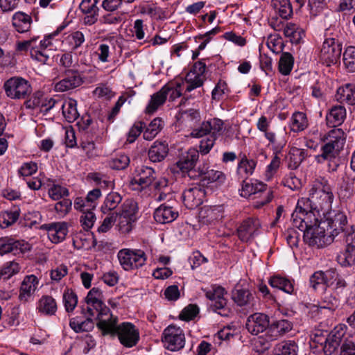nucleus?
Listing matches in <instances>:
<instances>
[{
    "label": "nucleus",
    "instance_id": "nucleus-1",
    "mask_svg": "<svg viewBox=\"0 0 355 355\" xmlns=\"http://www.w3.org/2000/svg\"><path fill=\"white\" fill-rule=\"evenodd\" d=\"M117 317L111 316V318L105 322L97 323V327L102 331L103 335L116 336L120 343L125 347L130 348L135 346L140 338L139 331L132 323L123 322L117 324Z\"/></svg>",
    "mask_w": 355,
    "mask_h": 355
},
{
    "label": "nucleus",
    "instance_id": "nucleus-2",
    "mask_svg": "<svg viewBox=\"0 0 355 355\" xmlns=\"http://www.w3.org/2000/svg\"><path fill=\"white\" fill-rule=\"evenodd\" d=\"M312 198H301L298 200L296 208L291 215L292 223L295 228H304L317 221L314 214L315 205Z\"/></svg>",
    "mask_w": 355,
    "mask_h": 355
},
{
    "label": "nucleus",
    "instance_id": "nucleus-3",
    "mask_svg": "<svg viewBox=\"0 0 355 355\" xmlns=\"http://www.w3.org/2000/svg\"><path fill=\"white\" fill-rule=\"evenodd\" d=\"M87 313L89 317H95L97 323L108 320L112 315L110 309L103 302V293L98 288H92L85 298Z\"/></svg>",
    "mask_w": 355,
    "mask_h": 355
},
{
    "label": "nucleus",
    "instance_id": "nucleus-4",
    "mask_svg": "<svg viewBox=\"0 0 355 355\" xmlns=\"http://www.w3.org/2000/svg\"><path fill=\"white\" fill-rule=\"evenodd\" d=\"M298 229L303 232L304 242L311 247L323 248L334 240L331 234H327L323 225L318 220L309 227Z\"/></svg>",
    "mask_w": 355,
    "mask_h": 355
},
{
    "label": "nucleus",
    "instance_id": "nucleus-5",
    "mask_svg": "<svg viewBox=\"0 0 355 355\" xmlns=\"http://www.w3.org/2000/svg\"><path fill=\"white\" fill-rule=\"evenodd\" d=\"M199 159V152L195 148H189L182 154L179 160L172 168L174 172H181L183 177H188L191 180H196L198 168L195 166Z\"/></svg>",
    "mask_w": 355,
    "mask_h": 355
},
{
    "label": "nucleus",
    "instance_id": "nucleus-6",
    "mask_svg": "<svg viewBox=\"0 0 355 355\" xmlns=\"http://www.w3.org/2000/svg\"><path fill=\"white\" fill-rule=\"evenodd\" d=\"M309 196L312 198L311 200L318 212L330 208L334 198L331 188L327 180L314 185L309 191Z\"/></svg>",
    "mask_w": 355,
    "mask_h": 355
},
{
    "label": "nucleus",
    "instance_id": "nucleus-7",
    "mask_svg": "<svg viewBox=\"0 0 355 355\" xmlns=\"http://www.w3.org/2000/svg\"><path fill=\"white\" fill-rule=\"evenodd\" d=\"M242 196H254V198H260L255 201L253 206L257 209H260L265 205L271 201L273 198V192L270 188L262 182L248 183L243 181L242 186Z\"/></svg>",
    "mask_w": 355,
    "mask_h": 355
},
{
    "label": "nucleus",
    "instance_id": "nucleus-8",
    "mask_svg": "<svg viewBox=\"0 0 355 355\" xmlns=\"http://www.w3.org/2000/svg\"><path fill=\"white\" fill-rule=\"evenodd\" d=\"M342 42L337 37H327L322 45L319 58L327 66L338 63L342 53Z\"/></svg>",
    "mask_w": 355,
    "mask_h": 355
},
{
    "label": "nucleus",
    "instance_id": "nucleus-9",
    "mask_svg": "<svg viewBox=\"0 0 355 355\" xmlns=\"http://www.w3.org/2000/svg\"><path fill=\"white\" fill-rule=\"evenodd\" d=\"M205 292L207 298L211 301L210 304L213 311L221 316L228 317L231 313L230 308L227 306V300L224 295L227 294L225 289L220 286H213L209 290H203Z\"/></svg>",
    "mask_w": 355,
    "mask_h": 355
},
{
    "label": "nucleus",
    "instance_id": "nucleus-10",
    "mask_svg": "<svg viewBox=\"0 0 355 355\" xmlns=\"http://www.w3.org/2000/svg\"><path fill=\"white\" fill-rule=\"evenodd\" d=\"M3 87L7 96L12 99H24L32 92L28 81L21 77L10 78L5 82Z\"/></svg>",
    "mask_w": 355,
    "mask_h": 355
},
{
    "label": "nucleus",
    "instance_id": "nucleus-11",
    "mask_svg": "<svg viewBox=\"0 0 355 355\" xmlns=\"http://www.w3.org/2000/svg\"><path fill=\"white\" fill-rule=\"evenodd\" d=\"M327 229V234H331L335 239L340 232H345L347 218L345 213L340 210H331L328 212L324 220L320 221Z\"/></svg>",
    "mask_w": 355,
    "mask_h": 355
},
{
    "label": "nucleus",
    "instance_id": "nucleus-12",
    "mask_svg": "<svg viewBox=\"0 0 355 355\" xmlns=\"http://www.w3.org/2000/svg\"><path fill=\"white\" fill-rule=\"evenodd\" d=\"M120 264L125 270L137 269L143 266L146 261V254L141 250L122 249L118 252Z\"/></svg>",
    "mask_w": 355,
    "mask_h": 355
},
{
    "label": "nucleus",
    "instance_id": "nucleus-13",
    "mask_svg": "<svg viewBox=\"0 0 355 355\" xmlns=\"http://www.w3.org/2000/svg\"><path fill=\"white\" fill-rule=\"evenodd\" d=\"M162 340L167 349L175 352L184 347L185 336L180 327L170 325L164 330Z\"/></svg>",
    "mask_w": 355,
    "mask_h": 355
},
{
    "label": "nucleus",
    "instance_id": "nucleus-14",
    "mask_svg": "<svg viewBox=\"0 0 355 355\" xmlns=\"http://www.w3.org/2000/svg\"><path fill=\"white\" fill-rule=\"evenodd\" d=\"M345 325H338L329 332V334H326L325 339L322 338L318 340L325 355H332L341 345L345 334Z\"/></svg>",
    "mask_w": 355,
    "mask_h": 355
},
{
    "label": "nucleus",
    "instance_id": "nucleus-15",
    "mask_svg": "<svg viewBox=\"0 0 355 355\" xmlns=\"http://www.w3.org/2000/svg\"><path fill=\"white\" fill-rule=\"evenodd\" d=\"M83 83V78L77 70L67 69L64 78L55 85L56 92H63L75 89Z\"/></svg>",
    "mask_w": 355,
    "mask_h": 355
},
{
    "label": "nucleus",
    "instance_id": "nucleus-16",
    "mask_svg": "<svg viewBox=\"0 0 355 355\" xmlns=\"http://www.w3.org/2000/svg\"><path fill=\"white\" fill-rule=\"evenodd\" d=\"M329 279L328 286L334 293L340 297L347 295L349 285L344 275L339 274L335 269H331V272L327 274Z\"/></svg>",
    "mask_w": 355,
    "mask_h": 355
},
{
    "label": "nucleus",
    "instance_id": "nucleus-17",
    "mask_svg": "<svg viewBox=\"0 0 355 355\" xmlns=\"http://www.w3.org/2000/svg\"><path fill=\"white\" fill-rule=\"evenodd\" d=\"M197 179L200 180V184L202 187H206L214 182H223L225 180V175L221 171L209 169L207 164H203L198 166Z\"/></svg>",
    "mask_w": 355,
    "mask_h": 355
},
{
    "label": "nucleus",
    "instance_id": "nucleus-18",
    "mask_svg": "<svg viewBox=\"0 0 355 355\" xmlns=\"http://www.w3.org/2000/svg\"><path fill=\"white\" fill-rule=\"evenodd\" d=\"M245 326L250 334L257 335L265 330L267 331L269 327V318L266 314L255 313L248 318Z\"/></svg>",
    "mask_w": 355,
    "mask_h": 355
},
{
    "label": "nucleus",
    "instance_id": "nucleus-19",
    "mask_svg": "<svg viewBox=\"0 0 355 355\" xmlns=\"http://www.w3.org/2000/svg\"><path fill=\"white\" fill-rule=\"evenodd\" d=\"M201 187L199 184L189 188L184 191L182 194L183 202L188 209H193L202 203L205 192Z\"/></svg>",
    "mask_w": 355,
    "mask_h": 355
},
{
    "label": "nucleus",
    "instance_id": "nucleus-20",
    "mask_svg": "<svg viewBox=\"0 0 355 355\" xmlns=\"http://www.w3.org/2000/svg\"><path fill=\"white\" fill-rule=\"evenodd\" d=\"M260 227L259 220L249 218L245 220L237 229L239 238L243 242H248Z\"/></svg>",
    "mask_w": 355,
    "mask_h": 355
},
{
    "label": "nucleus",
    "instance_id": "nucleus-21",
    "mask_svg": "<svg viewBox=\"0 0 355 355\" xmlns=\"http://www.w3.org/2000/svg\"><path fill=\"white\" fill-rule=\"evenodd\" d=\"M292 329V322L288 320L282 319L273 321L271 324H269L267 331L270 338L275 341L290 332Z\"/></svg>",
    "mask_w": 355,
    "mask_h": 355
},
{
    "label": "nucleus",
    "instance_id": "nucleus-22",
    "mask_svg": "<svg viewBox=\"0 0 355 355\" xmlns=\"http://www.w3.org/2000/svg\"><path fill=\"white\" fill-rule=\"evenodd\" d=\"M42 227L47 231L50 241L54 243L62 241L67 234V225L64 223H52L45 224Z\"/></svg>",
    "mask_w": 355,
    "mask_h": 355
},
{
    "label": "nucleus",
    "instance_id": "nucleus-23",
    "mask_svg": "<svg viewBox=\"0 0 355 355\" xmlns=\"http://www.w3.org/2000/svg\"><path fill=\"white\" fill-rule=\"evenodd\" d=\"M38 284L39 281L35 275L26 276L20 286L19 300L25 302H28L37 289Z\"/></svg>",
    "mask_w": 355,
    "mask_h": 355
},
{
    "label": "nucleus",
    "instance_id": "nucleus-24",
    "mask_svg": "<svg viewBox=\"0 0 355 355\" xmlns=\"http://www.w3.org/2000/svg\"><path fill=\"white\" fill-rule=\"evenodd\" d=\"M178 216V211L173 207L161 205L154 212L155 220L161 224L169 223L175 220Z\"/></svg>",
    "mask_w": 355,
    "mask_h": 355
},
{
    "label": "nucleus",
    "instance_id": "nucleus-25",
    "mask_svg": "<svg viewBox=\"0 0 355 355\" xmlns=\"http://www.w3.org/2000/svg\"><path fill=\"white\" fill-rule=\"evenodd\" d=\"M155 178V171L153 168L142 166L138 171L137 176L132 181V184H137L141 189H144L150 186Z\"/></svg>",
    "mask_w": 355,
    "mask_h": 355
},
{
    "label": "nucleus",
    "instance_id": "nucleus-26",
    "mask_svg": "<svg viewBox=\"0 0 355 355\" xmlns=\"http://www.w3.org/2000/svg\"><path fill=\"white\" fill-rule=\"evenodd\" d=\"M335 99L340 103L355 105V85L347 83L338 87Z\"/></svg>",
    "mask_w": 355,
    "mask_h": 355
},
{
    "label": "nucleus",
    "instance_id": "nucleus-27",
    "mask_svg": "<svg viewBox=\"0 0 355 355\" xmlns=\"http://www.w3.org/2000/svg\"><path fill=\"white\" fill-rule=\"evenodd\" d=\"M223 217V207L222 205L203 207L200 211V218L202 223L211 224Z\"/></svg>",
    "mask_w": 355,
    "mask_h": 355
},
{
    "label": "nucleus",
    "instance_id": "nucleus-28",
    "mask_svg": "<svg viewBox=\"0 0 355 355\" xmlns=\"http://www.w3.org/2000/svg\"><path fill=\"white\" fill-rule=\"evenodd\" d=\"M168 153V146L166 141H156L150 148L148 155L152 162H161Z\"/></svg>",
    "mask_w": 355,
    "mask_h": 355
},
{
    "label": "nucleus",
    "instance_id": "nucleus-29",
    "mask_svg": "<svg viewBox=\"0 0 355 355\" xmlns=\"http://www.w3.org/2000/svg\"><path fill=\"white\" fill-rule=\"evenodd\" d=\"M58 309L55 300L50 295H42L37 304V310L45 315H53Z\"/></svg>",
    "mask_w": 355,
    "mask_h": 355
},
{
    "label": "nucleus",
    "instance_id": "nucleus-30",
    "mask_svg": "<svg viewBox=\"0 0 355 355\" xmlns=\"http://www.w3.org/2000/svg\"><path fill=\"white\" fill-rule=\"evenodd\" d=\"M233 301L239 306L253 305L254 297L252 293L245 288L236 286L232 292Z\"/></svg>",
    "mask_w": 355,
    "mask_h": 355
},
{
    "label": "nucleus",
    "instance_id": "nucleus-31",
    "mask_svg": "<svg viewBox=\"0 0 355 355\" xmlns=\"http://www.w3.org/2000/svg\"><path fill=\"white\" fill-rule=\"evenodd\" d=\"M345 116L346 110L343 106H334L326 116L327 124L329 127H337L343 123Z\"/></svg>",
    "mask_w": 355,
    "mask_h": 355
},
{
    "label": "nucleus",
    "instance_id": "nucleus-32",
    "mask_svg": "<svg viewBox=\"0 0 355 355\" xmlns=\"http://www.w3.org/2000/svg\"><path fill=\"white\" fill-rule=\"evenodd\" d=\"M12 23L17 32L23 33L30 30L32 18L29 15L23 12H17L12 17Z\"/></svg>",
    "mask_w": 355,
    "mask_h": 355
},
{
    "label": "nucleus",
    "instance_id": "nucleus-33",
    "mask_svg": "<svg viewBox=\"0 0 355 355\" xmlns=\"http://www.w3.org/2000/svg\"><path fill=\"white\" fill-rule=\"evenodd\" d=\"M122 202V196L117 192H110L108 193L101 206V211L103 214L112 213L113 211H119V205Z\"/></svg>",
    "mask_w": 355,
    "mask_h": 355
},
{
    "label": "nucleus",
    "instance_id": "nucleus-34",
    "mask_svg": "<svg viewBox=\"0 0 355 355\" xmlns=\"http://www.w3.org/2000/svg\"><path fill=\"white\" fill-rule=\"evenodd\" d=\"M21 250V243L19 241L11 237L0 238V255L3 256L8 253H17Z\"/></svg>",
    "mask_w": 355,
    "mask_h": 355
},
{
    "label": "nucleus",
    "instance_id": "nucleus-35",
    "mask_svg": "<svg viewBox=\"0 0 355 355\" xmlns=\"http://www.w3.org/2000/svg\"><path fill=\"white\" fill-rule=\"evenodd\" d=\"M271 6L282 19H287L293 13L290 0H272Z\"/></svg>",
    "mask_w": 355,
    "mask_h": 355
},
{
    "label": "nucleus",
    "instance_id": "nucleus-36",
    "mask_svg": "<svg viewBox=\"0 0 355 355\" xmlns=\"http://www.w3.org/2000/svg\"><path fill=\"white\" fill-rule=\"evenodd\" d=\"M76 106V101L72 98L65 101L62 104V114L69 123L75 121L79 116Z\"/></svg>",
    "mask_w": 355,
    "mask_h": 355
},
{
    "label": "nucleus",
    "instance_id": "nucleus-37",
    "mask_svg": "<svg viewBox=\"0 0 355 355\" xmlns=\"http://www.w3.org/2000/svg\"><path fill=\"white\" fill-rule=\"evenodd\" d=\"M137 204L132 199H126L121 205L118 213V216H121L123 218H128L130 220H135V215L137 212Z\"/></svg>",
    "mask_w": 355,
    "mask_h": 355
},
{
    "label": "nucleus",
    "instance_id": "nucleus-38",
    "mask_svg": "<svg viewBox=\"0 0 355 355\" xmlns=\"http://www.w3.org/2000/svg\"><path fill=\"white\" fill-rule=\"evenodd\" d=\"M269 284L272 288H276L286 293L292 294L294 291L293 283L287 278L280 275H275L269 280Z\"/></svg>",
    "mask_w": 355,
    "mask_h": 355
},
{
    "label": "nucleus",
    "instance_id": "nucleus-39",
    "mask_svg": "<svg viewBox=\"0 0 355 355\" xmlns=\"http://www.w3.org/2000/svg\"><path fill=\"white\" fill-rule=\"evenodd\" d=\"M298 347L294 340H283L275 349V355H297Z\"/></svg>",
    "mask_w": 355,
    "mask_h": 355
},
{
    "label": "nucleus",
    "instance_id": "nucleus-40",
    "mask_svg": "<svg viewBox=\"0 0 355 355\" xmlns=\"http://www.w3.org/2000/svg\"><path fill=\"white\" fill-rule=\"evenodd\" d=\"M19 215L20 209L17 207L1 212L0 214V227L6 228L13 225L18 220Z\"/></svg>",
    "mask_w": 355,
    "mask_h": 355
},
{
    "label": "nucleus",
    "instance_id": "nucleus-41",
    "mask_svg": "<svg viewBox=\"0 0 355 355\" xmlns=\"http://www.w3.org/2000/svg\"><path fill=\"white\" fill-rule=\"evenodd\" d=\"M307 156L306 150L293 147L289 152L288 167L291 169H296Z\"/></svg>",
    "mask_w": 355,
    "mask_h": 355
},
{
    "label": "nucleus",
    "instance_id": "nucleus-42",
    "mask_svg": "<svg viewBox=\"0 0 355 355\" xmlns=\"http://www.w3.org/2000/svg\"><path fill=\"white\" fill-rule=\"evenodd\" d=\"M342 148H337L335 145L333 146L329 143L325 142L324 145L322 147V153L316 156L315 159L319 163L324 160L336 159Z\"/></svg>",
    "mask_w": 355,
    "mask_h": 355
},
{
    "label": "nucleus",
    "instance_id": "nucleus-43",
    "mask_svg": "<svg viewBox=\"0 0 355 355\" xmlns=\"http://www.w3.org/2000/svg\"><path fill=\"white\" fill-rule=\"evenodd\" d=\"M166 100V96L162 87L157 92L151 96L150 100L146 108L148 114L155 112L159 106L162 105Z\"/></svg>",
    "mask_w": 355,
    "mask_h": 355
},
{
    "label": "nucleus",
    "instance_id": "nucleus-44",
    "mask_svg": "<svg viewBox=\"0 0 355 355\" xmlns=\"http://www.w3.org/2000/svg\"><path fill=\"white\" fill-rule=\"evenodd\" d=\"M344 132L340 128L330 130L324 138V141L335 145L337 148H343L345 144Z\"/></svg>",
    "mask_w": 355,
    "mask_h": 355
},
{
    "label": "nucleus",
    "instance_id": "nucleus-45",
    "mask_svg": "<svg viewBox=\"0 0 355 355\" xmlns=\"http://www.w3.org/2000/svg\"><path fill=\"white\" fill-rule=\"evenodd\" d=\"M331 272V269L323 271H316L311 277L309 279L310 286L314 290L317 291L320 286H328L329 279H327V274Z\"/></svg>",
    "mask_w": 355,
    "mask_h": 355
},
{
    "label": "nucleus",
    "instance_id": "nucleus-46",
    "mask_svg": "<svg viewBox=\"0 0 355 355\" xmlns=\"http://www.w3.org/2000/svg\"><path fill=\"white\" fill-rule=\"evenodd\" d=\"M163 128V123L160 118L154 119L144 132V139L148 141L153 139Z\"/></svg>",
    "mask_w": 355,
    "mask_h": 355
},
{
    "label": "nucleus",
    "instance_id": "nucleus-47",
    "mask_svg": "<svg viewBox=\"0 0 355 355\" xmlns=\"http://www.w3.org/2000/svg\"><path fill=\"white\" fill-rule=\"evenodd\" d=\"M274 341L275 340L270 338L268 332L266 331L263 336L258 337L254 340V349L258 353H264L272 347Z\"/></svg>",
    "mask_w": 355,
    "mask_h": 355
},
{
    "label": "nucleus",
    "instance_id": "nucleus-48",
    "mask_svg": "<svg viewBox=\"0 0 355 355\" xmlns=\"http://www.w3.org/2000/svg\"><path fill=\"white\" fill-rule=\"evenodd\" d=\"M294 58L293 55L288 52H284L279 58V71L284 76L288 75L293 67Z\"/></svg>",
    "mask_w": 355,
    "mask_h": 355
},
{
    "label": "nucleus",
    "instance_id": "nucleus-49",
    "mask_svg": "<svg viewBox=\"0 0 355 355\" xmlns=\"http://www.w3.org/2000/svg\"><path fill=\"white\" fill-rule=\"evenodd\" d=\"M343 61L348 72H355V46H349L345 49Z\"/></svg>",
    "mask_w": 355,
    "mask_h": 355
},
{
    "label": "nucleus",
    "instance_id": "nucleus-50",
    "mask_svg": "<svg viewBox=\"0 0 355 355\" xmlns=\"http://www.w3.org/2000/svg\"><path fill=\"white\" fill-rule=\"evenodd\" d=\"M337 261L344 267L355 264V250L347 245L345 250L337 256Z\"/></svg>",
    "mask_w": 355,
    "mask_h": 355
},
{
    "label": "nucleus",
    "instance_id": "nucleus-51",
    "mask_svg": "<svg viewBox=\"0 0 355 355\" xmlns=\"http://www.w3.org/2000/svg\"><path fill=\"white\" fill-rule=\"evenodd\" d=\"M307 119L303 112H295L291 118V130L294 132L304 130L307 127Z\"/></svg>",
    "mask_w": 355,
    "mask_h": 355
},
{
    "label": "nucleus",
    "instance_id": "nucleus-52",
    "mask_svg": "<svg viewBox=\"0 0 355 355\" xmlns=\"http://www.w3.org/2000/svg\"><path fill=\"white\" fill-rule=\"evenodd\" d=\"M182 84L178 82H169L162 87L166 96H169V101H173L182 96Z\"/></svg>",
    "mask_w": 355,
    "mask_h": 355
},
{
    "label": "nucleus",
    "instance_id": "nucleus-53",
    "mask_svg": "<svg viewBox=\"0 0 355 355\" xmlns=\"http://www.w3.org/2000/svg\"><path fill=\"white\" fill-rule=\"evenodd\" d=\"M20 270V266L15 261L6 262L0 270V277L4 280L9 279L13 275L17 274Z\"/></svg>",
    "mask_w": 355,
    "mask_h": 355
},
{
    "label": "nucleus",
    "instance_id": "nucleus-54",
    "mask_svg": "<svg viewBox=\"0 0 355 355\" xmlns=\"http://www.w3.org/2000/svg\"><path fill=\"white\" fill-rule=\"evenodd\" d=\"M256 164L254 160L248 159L244 156L239 163L238 173L241 175H245L248 178L253 173Z\"/></svg>",
    "mask_w": 355,
    "mask_h": 355
},
{
    "label": "nucleus",
    "instance_id": "nucleus-55",
    "mask_svg": "<svg viewBox=\"0 0 355 355\" xmlns=\"http://www.w3.org/2000/svg\"><path fill=\"white\" fill-rule=\"evenodd\" d=\"M286 37H290L293 42H298L301 38L302 31L293 23H287L282 28Z\"/></svg>",
    "mask_w": 355,
    "mask_h": 355
},
{
    "label": "nucleus",
    "instance_id": "nucleus-56",
    "mask_svg": "<svg viewBox=\"0 0 355 355\" xmlns=\"http://www.w3.org/2000/svg\"><path fill=\"white\" fill-rule=\"evenodd\" d=\"M205 76H198L193 73H187L185 81L187 84L186 92H190L192 90L200 87L203 85Z\"/></svg>",
    "mask_w": 355,
    "mask_h": 355
},
{
    "label": "nucleus",
    "instance_id": "nucleus-57",
    "mask_svg": "<svg viewBox=\"0 0 355 355\" xmlns=\"http://www.w3.org/2000/svg\"><path fill=\"white\" fill-rule=\"evenodd\" d=\"M63 302L67 312L73 311L78 303V297L71 289H66L63 293Z\"/></svg>",
    "mask_w": 355,
    "mask_h": 355
},
{
    "label": "nucleus",
    "instance_id": "nucleus-58",
    "mask_svg": "<svg viewBox=\"0 0 355 355\" xmlns=\"http://www.w3.org/2000/svg\"><path fill=\"white\" fill-rule=\"evenodd\" d=\"M207 127H209L211 137L216 138L220 135L223 130V122L219 119H212L207 121Z\"/></svg>",
    "mask_w": 355,
    "mask_h": 355
},
{
    "label": "nucleus",
    "instance_id": "nucleus-59",
    "mask_svg": "<svg viewBox=\"0 0 355 355\" xmlns=\"http://www.w3.org/2000/svg\"><path fill=\"white\" fill-rule=\"evenodd\" d=\"M49 195L53 200H58L67 196L69 195V191L67 188L59 184H53L49 189Z\"/></svg>",
    "mask_w": 355,
    "mask_h": 355
},
{
    "label": "nucleus",
    "instance_id": "nucleus-60",
    "mask_svg": "<svg viewBox=\"0 0 355 355\" xmlns=\"http://www.w3.org/2000/svg\"><path fill=\"white\" fill-rule=\"evenodd\" d=\"M340 297V296L334 295L333 292L332 293H326L322 297V302L324 305L321 307L329 309H334L336 308L339 305Z\"/></svg>",
    "mask_w": 355,
    "mask_h": 355
},
{
    "label": "nucleus",
    "instance_id": "nucleus-61",
    "mask_svg": "<svg viewBox=\"0 0 355 355\" xmlns=\"http://www.w3.org/2000/svg\"><path fill=\"white\" fill-rule=\"evenodd\" d=\"M72 50L79 48L85 42V36L81 31H77L71 33L67 37Z\"/></svg>",
    "mask_w": 355,
    "mask_h": 355
},
{
    "label": "nucleus",
    "instance_id": "nucleus-62",
    "mask_svg": "<svg viewBox=\"0 0 355 355\" xmlns=\"http://www.w3.org/2000/svg\"><path fill=\"white\" fill-rule=\"evenodd\" d=\"M92 210V209H89L88 211L83 212L80 216L81 225L83 227L87 230L93 227L96 220L95 214Z\"/></svg>",
    "mask_w": 355,
    "mask_h": 355
},
{
    "label": "nucleus",
    "instance_id": "nucleus-63",
    "mask_svg": "<svg viewBox=\"0 0 355 355\" xmlns=\"http://www.w3.org/2000/svg\"><path fill=\"white\" fill-rule=\"evenodd\" d=\"M107 214L108 216L105 218L102 224L98 228V231L99 232H107L109 230L111 229V227L116 220V218L118 216V213L116 211L109 213Z\"/></svg>",
    "mask_w": 355,
    "mask_h": 355
},
{
    "label": "nucleus",
    "instance_id": "nucleus-64",
    "mask_svg": "<svg viewBox=\"0 0 355 355\" xmlns=\"http://www.w3.org/2000/svg\"><path fill=\"white\" fill-rule=\"evenodd\" d=\"M339 355H355V343L349 339H345L340 345Z\"/></svg>",
    "mask_w": 355,
    "mask_h": 355
}]
</instances>
